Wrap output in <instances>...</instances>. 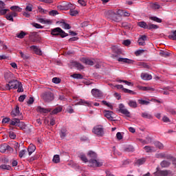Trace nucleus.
<instances>
[{"instance_id": "nucleus-1", "label": "nucleus", "mask_w": 176, "mask_h": 176, "mask_svg": "<svg viewBox=\"0 0 176 176\" xmlns=\"http://www.w3.org/2000/svg\"><path fill=\"white\" fill-rule=\"evenodd\" d=\"M20 82H21L17 80H12L5 85V90H12V89L16 90L17 89L19 85H20Z\"/></svg>"}, {"instance_id": "nucleus-2", "label": "nucleus", "mask_w": 176, "mask_h": 176, "mask_svg": "<svg viewBox=\"0 0 176 176\" xmlns=\"http://www.w3.org/2000/svg\"><path fill=\"white\" fill-rule=\"evenodd\" d=\"M51 35H54L57 36L60 35L61 38H65V36H68V34L65 33L64 30H63L60 28H56L52 30Z\"/></svg>"}, {"instance_id": "nucleus-3", "label": "nucleus", "mask_w": 176, "mask_h": 176, "mask_svg": "<svg viewBox=\"0 0 176 176\" xmlns=\"http://www.w3.org/2000/svg\"><path fill=\"white\" fill-rule=\"evenodd\" d=\"M119 14H118V11L116 12L113 11H108L105 13V16L107 19H110V20H113V21H119Z\"/></svg>"}, {"instance_id": "nucleus-4", "label": "nucleus", "mask_w": 176, "mask_h": 176, "mask_svg": "<svg viewBox=\"0 0 176 176\" xmlns=\"http://www.w3.org/2000/svg\"><path fill=\"white\" fill-rule=\"evenodd\" d=\"M92 133L98 137H102L104 135V128L102 125H96L93 128Z\"/></svg>"}, {"instance_id": "nucleus-5", "label": "nucleus", "mask_w": 176, "mask_h": 176, "mask_svg": "<svg viewBox=\"0 0 176 176\" xmlns=\"http://www.w3.org/2000/svg\"><path fill=\"white\" fill-rule=\"evenodd\" d=\"M42 97L46 102H50V101H53L54 100V95L50 91L45 92L42 95Z\"/></svg>"}, {"instance_id": "nucleus-6", "label": "nucleus", "mask_w": 176, "mask_h": 176, "mask_svg": "<svg viewBox=\"0 0 176 176\" xmlns=\"http://www.w3.org/2000/svg\"><path fill=\"white\" fill-rule=\"evenodd\" d=\"M0 152L1 153H12L13 152V148L10 147V146L7 144H0Z\"/></svg>"}, {"instance_id": "nucleus-7", "label": "nucleus", "mask_w": 176, "mask_h": 176, "mask_svg": "<svg viewBox=\"0 0 176 176\" xmlns=\"http://www.w3.org/2000/svg\"><path fill=\"white\" fill-rule=\"evenodd\" d=\"M88 162L90 167H101L102 166V162L97 160V158L90 159Z\"/></svg>"}, {"instance_id": "nucleus-8", "label": "nucleus", "mask_w": 176, "mask_h": 176, "mask_svg": "<svg viewBox=\"0 0 176 176\" xmlns=\"http://www.w3.org/2000/svg\"><path fill=\"white\" fill-rule=\"evenodd\" d=\"M119 112L122 113V115H125L127 118H130V111H129V110L124 107V104L122 103L119 104Z\"/></svg>"}, {"instance_id": "nucleus-9", "label": "nucleus", "mask_w": 176, "mask_h": 176, "mask_svg": "<svg viewBox=\"0 0 176 176\" xmlns=\"http://www.w3.org/2000/svg\"><path fill=\"white\" fill-rule=\"evenodd\" d=\"M103 113H104V118H107V119H108V120H111V122H113V120H114L113 116H115V113H113V111H108V110H104Z\"/></svg>"}, {"instance_id": "nucleus-10", "label": "nucleus", "mask_w": 176, "mask_h": 176, "mask_svg": "<svg viewBox=\"0 0 176 176\" xmlns=\"http://www.w3.org/2000/svg\"><path fill=\"white\" fill-rule=\"evenodd\" d=\"M9 12V9L5 8V3L0 1V16H5Z\"/></svg>"}, {"instance_id": "nucleus-11", "label": "nucleus", "mask_w": 176, "mask_h": 176, "mask_svg": "<svg viewBox=\"0 0 176 176\" xmlns=\"http://www.w3.org/2000/svg\"><path fill=\"white\" fill-rule=\"evenodd\" d=\"M117 60L119 63H122V64H133V63H134V60L127 58H118Z\"/></svg>"}, {"instance_id": "nucleus-12", "label": "nucleus", "mask_w": 176, "mask_h": 176, "mask_svg": "<svg viewBox=\"0 0 176 176\" xmlns=\"http://www.w3.org/2000/svg\"><path fill=\"white\" fill-rule=\"evenodd\" d=\"M80 61L85 64L86 65H94V60L89 58H82Z\"/></svg>"}, {"instance_id": "nucleus-13", "label": "nucleus", "mask_w": 176, "mask_h": 176, "mask_svg": "<svg viewBox=\"0 0 176 176\" xmlns=\"http://www.w3.org/2000/svg\"><path fill=\"white\" fill-rule=\"evenodd\" d=\"M56 24H58L60 27H62L63 30H71V26L69 24L65 23L64 21H58L56 22Z\"/></svg>"}, {"instance_id": "nucleus-14", "label": "nucleus", "mask_w": 176, "mask_h": 176, "mask_svg": "<svg viewBox=\"0 0 176 176\" xmlns=\"http://www.w3.org/2000/svg\"><path fill=\"white\" fill-rule=\"evenodd\" d=\"M76 105H85L86 107H91V102L82 99H80Z\"/></svg>"}, {"instance_id": "nucleus-15", "label": "nucleus", "mask_w": 176, "mask_h": 176, "mask_svg": "<svg viewBox=\"0 0 176 176\" xmlns=\"http://www.w3.org/2000/svg\"><path fill=\"white\" fill-rule=\"evenodd\" d=\"M91 94L94 96V97H102V92L97 89H93L91 90Z\"/></svg>"}, {"instance_id": "nucleus-16", "label": "nucleus", "mask_w": 176, "mask_h": 176, "mask_svg": "<svg viewBox=\"0 0 176 176\" xmlns=\"http://www.w3.org/2000/svg\"><path fill=\"white\" fill-rule=\"evenodd\" d=\"M117 14H119L120 16H124V17H129L131 14L129 11L118 10L117 11Z\"/></svg>"}, {"instance_id": "nucleus-17", "label": "nucleus", "mask_w": 176, "mask_h": 176, "mask_svg": "<svg viewBox=\"0 0 176 176\" xmlns=\"http://www.w3.org/2000/svg\"><path fill=\"white\" fill-rule=\"evenodd\" d=\"M145 41H146V36L142 35L138 41V43L140 46H145Z\"/></svg>"}, {"instance_id": "nucleus-18", "label": "nucleus", "mask_w": 176, "mask_h": 176, "mask_svg": "<svg viewBox=\"0 0 176 176\" xmlns=\"http://www.w3.org/2000/svg\"><path fill=\"white\" fill-rule=\"evenodd\" d=\"M30 49L32 52H34V53L36 54H38V55L42 54V52H41V50L39 49V47L38 46L32 45V46L30 47Z\"/></svg>"}, {"instance_id": "nucleus-19", "label": "nucleus", "mask_w": 176, "mask_h": 176, "mask_svg": "<svg viewBox=\"0 0 176 176\" xmlns=\"http://www.w3.org/2000/svg\"><path fill=\"white\" fill-rule=\"evenodd\" d=\"M36 149V147L33 144H30L28 146V151L29 153V156H31L34 152H35V150Z\"/></svg>"}, {"instance_id": "nucleus-20", "label": "nucleus", "mask_w": 176, "mask_h": 176, "mask_svg": "<svg viewBox=\"0 0 176 176\" xmlns=\"http://www.w3.org/2000/svg\"><path fill=\"white\" fill-rule=\"evenodd\" d=\"M141 78L143 80H151L152 79V75L148 73H142Z\"/></svg>"}, {"instance_id": "nucleus-21", "label": "nucleus", "mask_w": 176, "mask_h": 176, "mask_svg": "<svg viewBox=\"0 0 176 176\" xmlns=\"http://www.w3.org/2000/svg\"><path fill=\"white\" fill-rule=\"evenodd\" d=\"M154 175H155V176H167V175H168V171L158 170V171L154 173Z\"/></svg>"}, {"instance_id": "nucleus-22", "label": "nucleus", "mask_w": 176, "mask_h": 176, "mask_svg": "<svg viewBox=\"0 0 176 176\" xmlns=\"http://www.w3.org/2000/svg\"><path fill=\"white\" fill-rule=\"evenodd\" d=\"M50 111V109H45L41 107H37V112H40L41 113H49Z\"/></svg>"}, {"instance_id": "nucleus-23", "label": "nucleus", "mask_w": 176, "mask_h": 176, "mask_svg": "<svg viewBox=\"0 0 176 176\" xmlns=\"http://www.w3.org/2000/svg\"><path fill=\"white\" fill-rule=\"evenodd\" d=\"M63 8H64L65 10H69V9H71L74 6V5H72V3H67L65 1L63 2Z\"/></svg>"}, {"instance_id": "nucleus-24", "label": "nucleus", "mask_w": 176, "mask_h": 176, "mask_svg": "<svg viewBox=\"0 0 176 176\" xmlns=\"http://www.w3.org/2000/svg\"><path fill=\"white\" fill-rule=\"evenodd\" d=\"M11 115L13 116H19L20 115V108L19 106H16V109L12 111Z\"/></svg>"}, {"instance_id": "nucleus-25", "label": "nucleus", "mask_w": 176, "mask_h": 176, "mask_svg": "<svg viewBox=\"0 0 176 176\" xmlns=\"http://www.w3.org/2000/svg\"><path fill=\"white\" fill-rule=\"evenodd\" d=\"M146 162L145 158H140L135 162V166H142Z\"/></svg>"}, {"instance_id": "nucleus-26", "label": "nucleus", "mask_w": 176, "mask_h": 176, "mask_svg": "<svg viewBox=\"0 0 176 176\" xmlns=\"http://www.w3.org/2000/svg\"><path fill=\"white\" fill-rule=\"evenodd\" d=\"M19 123H20V120L19 118H13L10 122V124L11 126H18Z\"/></svg>"}, {"instance_id": "nucleus-27", "label": "nucleus", "mask_w": 176, "mask_h": 176, "mask_svg": "<svg viewBox=\"0 0 176 176\" xmlns=\"http://www.w3.org/2000/svg\"><path fill=\"white\" fill-rule=\"evenodd\" d=\"M128 105L131 108H137V107H138L137 102L135 100H129L128 102Z\"/></svg>"}, {"instance_id": "nucleus-28", "label": "nucleus", "mask_w": 176, "mask_h": 176, "mask_svg": "<svg viewBox=\"0 0 176 176\" xmlns=\"http://www.w3.org/2000/svg\"><path fill=\"white\" fill-rule=\"evenodd\" d=\"M4 78L6 80H9V79H12V78H13V74H12L10 72H6L4 74Z\"/></svg>"}, {"instance_id": "nucleus-29", "label": "nucleus", "mask_w": 176, "mask_h": 176, "mask_svg": "<svg viewBox=\"0 0 176 176\" xmlns=\"http://www.w3.org/2000/svg\"><path fill=\"white\" fill-rule=\"evenodd\" d=\"M138 89H139L142 91H148L149 90H153V88H151L149 87H143V86H138Z\"/></svg>"}, {"instance_id": "nucleus-30", "label": "nucleus", "mask_w": 176, "mask_h": 176, "mask_svg": "<svg viewBox=\"0 0 176 176\" xmlns=\"http://www.w3.org/2000/svg\"><path fill=\"white\" fill-rule=\"evenodd\" d=\"M157 28H159V26L157 25L152 23L147 24V30H157Z\"/></svg>"}, {"instance_id": "nucleus-31", "label": "nucleus", "mask_w": 176, "mask_h": 176, "mask_svg": "<svg viewBox=\"0 0 176 176\" xmlns=\"http://www.w3.org/2000/svg\"><path fill=\"white\" fill-rule=\"evenodd\" d=\"M18 127L21 129V130H25V129H27V125L25 124V123L23 122H18Z\"/></svg>"}, {"instance_id": "nucleus-32", "label": "nucleus", "mask_w": 176, "mask_h": 176, "mask_svg": "<svg viewBox=\"0 0 176 176\" xmlns=\"http://www.w3.org/2000/svg\"><path fill=\"white\" fill-rule=\"evenodd\" d=\"M88 157H90L91 159H96L97 154L94 153V151H89L87 154Z\"/></svg>"}, {"instance_id": "nucleus-33", "label": "nucleus", "mask_w": 176, "mask_h": 176, "mask_svg": "<svg viewBox=\"0 0 176 176\" xmlns=\"http://www.w3.org/2000/svg\"><path fill=\"white\" fill-rule=\"evenodd\" d=\"M138 25L141 28L148 29V24L144 21H140L138 23Z\"/></svg>"}, {"instance_id": "nucleus-34", "label": "nucleus", "mask_w": 176, "mask_h": 176, "mask_svg": "<svg viewBox=\"0 0 176 176\" xmlns=\"http://www.w3.org/2000/svg\"><path fill=\"white\" fill-rule=\"evenodd\" d=\"M142 117L144 118L145 119H152V114L149 113H142Z\"/></svg>"}, {"instance_id": "nucleus-35", "label": "nucleus", "mask_w": 176, "mask_h": 176, "mask_svg": "<svg viewBox=\"0 0 176 176\" xmlns=\"http://www.w3.org/2000/svg\"><path fill=\"white\" fill-rule=\"evenodd\" d=\"M63 111V107L61 106L56 107L54 110L52 111V115H56L58 112H61Z\"/></svg>"}, {"instance_id": "nucleus-36", "label": "nucleus", "mask_w": 176, "mask_h": 176, "mask_svg": "<svg viewBox=\"0 0 176 176\" xmlns=\"http://www.w3.org/2000/svg\"><path fill=\"white\" fill-rule=\"evenodd\" d=\"M121 25L126 30H130L131 28V25L127 22H122Z\"/></svg>"}, {"instance_id": "nucleus-37", "label": "nucleus", "mask_w": 176, "mask_h": 176, "mask_svg": "<svg viewBox=\"0 0 176 176\" xmlns=\"http://www.w3.org/2000/svg\"><path fill=\"white\" fill-rule=\"evenodd\" d=\"M79 157L82 162H84V163H87V162H89V160H87V157H86V155L83 153H80Z\"/></svg>"}, {"instance_id": "nucleus-38", "label": "nucleus", "mask_w": 176, "mask_h": 176, "mask_svg": "<svg viewBox=\"0 0 176 176\" xmlns=\"http://www.w3.org/2000/svg\"><path fill=\"white\" fill-rule=\"evenodd\" d=\"M138 102L140 104V105H148L151 102L148 100H144L142 99H139Z\"/></svg>"}, {"instance_id": "nucleus-39", "label": "nucleus", "mask_w": 176, "mask_h": 176, "mask_svg": "<svg viewBox=\"0 0 176 176\" xmlns=\"http://www.w3.org/2000/svg\"><path fill=\"white\" fill-rule=\"evenodd\" d=\"M169 39H172V41H176V30L173 32L172 34L168 36Z\"/></svg>"}, {"instance_id": "nucleus-40", "label": "nucleus", "mask_w": 176, "mask_h": 176, "mask_svg": "<svg viewBox=\"0 0 176 176\" xmlns=\"http://www.w3.org/2000/svg\"><path fill=\"white\" fill-rule=\"evenodd\" d=\"M10 9L14 12H21V8L17 6H12L10 7Z\"/></svg>"}, {"instance_id": "nucleus-41", "label": "nucleus", "mask_w": 176, "mask_h": 176, "mask_svg": "<svg viewBox=\"0 0 176 176\" xmlns=\"http://www.w3.org/2000/svg\"><path fill=\"white\" fill-rule=\"evenodd\" d=\"M53 162L54 163H60V155H55L53 157V160H52Z\"/></svg>"}, {"instance_id": "nucleus-42", "label": "nucleus", "mask_w": 176, "mask_h": 176, "mask_svg": "<svg viewBox=\"0 0 176 176\" xmlns=\"http://www.w3.org/2000/svg\"><path fill=\"white\" fill-rule=\"evenodd\" d=\"M69 13L70 16H76L79 13V12L76 10H74L72 8V9H70Z\"/></svg>"}, {"instance_id": "nucleus-43", "label": "nucleus", "mask_w": 176, "mask_h": 176, "mask_svg": "<svg viewBox=\"0 0 176 176\" xmlns=\"http://www.w3.org/2000/svg\"><path fill=\"white\" fill-rule=\"evenodd\" d=\"M74 66L76 67V68H78V69H83V68H85V67L82 64L78 62L74 63Z\"/></svg>"}, {"instance_id": "nucleus-44", "label": "nucleus", "mask_w": 176, "mask_h": 176, "mask_svg": "<svg viewBox=\"0 0 176 176\" xmlns=\"http://www.w3.org/2000/svg\"><path fill=\"white\" fill-rule=\"evenodd\" d=\"M72 77L74 78V79H82L83 78V76H82V74H74L72 75Z\"/></svg>"}, {"instance_id": "nucleus-45", "label": "nucleus", "mask_w": 176, "mask_h": 176, "mask_svg": "<svg viewBox=\"0 0 176 176\" xmlns=\"http://www.w3.org/2000/svg\"><path fill=\"white\" fill-rule=\"evenodd\" d=\"M17 89L18 93H23V91H24V89H23V84H21V82H19Z\"/></svg>"}, {"instance_id": "nucleus-46", "label": "nucleus", "mask_w": 176, "mask_h": 176, "mask_svg": "<svg viewBox=\"0 0 176 176\" xmlns=\"http://www.w3.org/2000/svg\"><path fill=\"white\" fill-rule=\"evenodd\" d=\"M150 19L153 20V21H156V23H162V19L157 16H151Z\"/></svg>"}, {"instance_id": "nucleus-47", "label": "nucleus", "mask_w": 176, "mask_h": 176, "mask_svg": "<svg viewBox=\"0 0 176 176\" xmlns=\"http://www.w3.org/2000/svg\"><path fill=\"white\" fill-rule=\"evenodd\" d=\"M0 168H1V170H10L11 167L9 165L1 164Z\"/></svg>"}, {"instance_id": "nucleus-48", "label": "nucleus", "mask_w": 176, "mask_h": 176, "mask_svg": "<svg viewBox=\"0 0 176 176\" xmlns=\"http://www.w3.org/2000/svg\"><path fill=\"white\" fill-rule=\"evenodd\" d=\"M119 82H120V83H122H122H125V85H126L127 86H134V85L133 84V82H129V81H127V80H119Z\"/></svg>"}, {"instance_id": "nucleus-49", "label": "nucleus", "mask_w": 176, "mask_h": 176, "mask_svg": "<svg viewBox=\"0 0 176 176\" xmlns=\"http://www.w3.org/2000/svg\"><path fill=\"white\" fill-rule=\"evenodd\" d=\"M144 149L146 152L149 153V152H153V148L149 146H146L144 147Z\"/></svg>"}, {"instance_id": "nucleus-50", "label": "nucleus", "mask_w": 176, "mask_h": 176, "mask_svg": "<svg viewBox=\"0 0 176 176\" xmlns=\"http://www.w3.org/2000/svg\"><path fill=\"white\" fill-rule=\"evenodd\" d=\"M160 55H161L162 57H168V56H170V53L164 51H161L160 52Z\"/></svg>"}, {"instance_id": "nucleus-51", "label": "nucleus", "mask_w": 176, "mask_h": 176, "mask_svg": "<svg viewBox=\"0 0 176 176\" xmlns=\"http://www.w3.org/2000/svg\"><path fill=\"white\" fill-rule=\"evenodd\" d=\"M161 166L162 167H168V166H170V162L168 161H162L161 162Z\"/></svg>"}, {"instance_id": "nucleus-52", "label": "nucleus", "mask_w": 176, "mask_h": 176, "mask_svg": "<svg viewBox=\"0 0 176 176\" xmlns=\"http://www.w3.org/2000/svg\"><path fill=\"white\" fill-rule=\"evenodd\" d=\"M145 50H138L137 51L135 52V56H141V54H143V53H144Z\"/></svg>"}, {"instance_id": "nucleus-53", "label": "nucleus", "mask_w": 176, "mask_h": 176, "mask_svg": "<svg viewBox=\"0 0 176 176\" xmlns=\"http://www.w3.org/2000/svg\"><path fill=\"white\" fill-rule=\"evenodd\" d=\"M32 25L33 26V27H34L35 28H38V29H42V28H43V26H42V25H41V24H39V23H32Z\"/></svg>"}, {"instance_id": "nucleus-54", "label": "nucleus", "mask_w": 176, "mask_h": 176, "mask_svg": "<svg viewBox=\"0 0 176 176\" xmlns=\"http://www.w3.org/2000/svg\"><path fill=\"white\" fill-rule=\"evenodd\" d=\"M155 145L157 148H159V149H163V144L160 142H155Z\"/></svg>"}, {"instance_id": "nucleus-55", "label": "nucleus", "mask_w": 176, "mask_h": 176, "mask_svg": "<svg viewBox=\"0 0 176 176\" xmlns=\"http://www.w3.org/2000/svg\"><path fill=\"white\" fill-rule=\"evenodd\" d=\"M26 34L24 32H21V33L18 34L16 35L17 38H19V39H23L24 36H25Z\"/></svg>"}, {"instance_id": "nucleus-56", "label": "nucleus", "mask_w": 176, "mask_h": 176, "mask_svg": "<svg viewBox=\"0 0 176 176\" xmlns=\"http://www.w3.org/2000/svg\"><path fill=\"white\" fill-rule=\"evenodd\" d=\"M138 65L140 67H142V68H149V65H146V63L144 62L139 63Z\"/></svg>"}, {"instance_id": "nucleus-57", "label": "nucleus", "mask_w": 176, "mask_h": 176, "mask_svg": "<svg viewBox=\"0 0 176 176\" xmlns=\"http://www.w3.org/2000/svg\"><path fill=\"white\" fill-rule=\"evenodd\" d=\"M6 18L9 20V21H14L13 16H12V14L10 13L7 14L6 15Z\"/></svg>"}, {"instance_id": "nucleus-58", "label": "nucleus", "mask_w": 176, "mask_h": 176, "mask_svg": "<svg viewBox=\"0 0 176 176\" xmlns=\"http://www.w3.org/2000/svg\"><path fill=\"white\" fill-rule=\"evenodd\" d=\"M61 138H64L67 135V130L63 129L60 133Z\"/></svg>"}, {"instance_id": "nucleus-59", "label": "nucleus", "mask_w": 176, "mask_h": 176, "mask_svg": "<svg viewBox=\"0 0 176 176\" xmlns=\"http://www.w3.org/2000/svg\"><path fill=\"white\" fill-rule=\"evenodd\" d=\"M52 82L53 83L58 84L61 82V80L57 77H54V78H52Z\"/></svg>"}, {"instance_id": "nucleus-60", "label": "nucleus", "mask_w": 176, "mask_h": 176, "mask_svg": "<svg viewBox=\"0 0 176 176\" xmlns=\"http://www.w3.org/2000/svg\"><path fill=\"white\" fill-rule=\"evenodd\" d=\"M124 93H128L129 94H135V92H134L132 90H130V89H124Z\"/></svg>"}, {"instance_id": "nucleus-61", "label": "nucleus", "mask_w": 176, "mask_h": 176, "mask_svg": "<svg viewBox=\"0 0 176 176\" xmlns=\"http://www.w3.org/2000/svg\"><path fill=\"white\" fill-rule=\"evenodd\" d=\"M9 135H10V138L12 139V140H14L16 138V134L14 133V132L13 131H10L9 132Z\"/></svg>"}, {"instance_id": "nucleus-62", "label": "nucleus", "mask_w": 176, "mask_h": 176, "mask_svg": "<svg viewBox=\"0 0 176 176\" xmlns=\"http://www.w3.org/2000/svg\"><path fill=\"white\" fill-rule=\"evenodd\" d=\"M151 141H152V139H151V138H148L144 141V140H141V142L142 144H149Z\"/></svg>"}, {"instance_id": "nucleus-63", "label": "nucleus", "mask_w": 176, "mask_h": 176, "mask_svg": "<svg viewBox=\"0 0 176 176\" xmlns=\"http://www.w3.org/2000/svg\"><path fill=\"white\" fill-rule=\"evenodd\" d=\"M32 10V5H31V4L28 5L25 8V11L31 12Z\"/></svg>"}, {"instance_id": "nucleus-64", "label": "nucleus", "mask_w": 176, "mask_h": 176, "mask_svg": "<svg viewBox=\"0 0 176 176\" xmlns=\"http://www.w3.org/2000/svg\"><path fill=\"white\" fill-rule=\"evenodd\" d=\"M10 122V118H5L2 120V123H9Z\"/></svg>"}]
</instances>
